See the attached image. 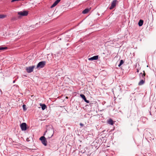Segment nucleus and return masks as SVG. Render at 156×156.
I'll list each match as a JSON object with an SVG mask.
<instances>
[{
  "label": "nucleus",
  "mask_w": 156,
  "mask_h": 156,
  "mask_svg": "<svg viewBox=\"0 0 156 156\" xmlns=\"http://www.w3.org/2000/svg\"><path fill=\"white\" fill-rule=\"evenodd\" d=\"M46 64V62L45 61H41L37 65L36 68L37 69H40L43 68Z\"/></svg>",
  "instance_id": "1"
},
{
  "label": "nucleus",
  "mask_w": 156,
  "mask_h": 156,
  "mask_svg": "<svg viewBox=\"0 0 156 156\" xmlns=\"http://www.w3.org/2000/svg\"><path fill=\"white\" fill-rule=\"evenodd\" d=\"M40 140L41 141V142L45 146H46L47 144V141L46 139L44 136H42L40 138Z\"/></svg>",
  "instance_id": "2"
},
{
  "label": "nucleus",
  "mask_w": 156,
  "mask_h": 156,
  "mask_svg": "<svg viewBox=\"0 0 156 156\" xmlns=\"http://www.w3.org/2000/svg\"><path fill=\"white\" fill-rule=\"evenodd\" d=\"M34 66H30L28 67H26V70L27 71V72L28 73H31L33 71V69H34Z\"/></svg>",
  "instance_id": "3"
},
{
  "label": "nucleus",
  "mask_w": 156,
  "mask_h": 156,
  "mask_svg": "<svg viewBox=\"0 0 156 156\" xmlns=\"http://www.w3.org/2000/svg\"><path fill=\"white\" fill-rule=\"evenodd\" d=\"M18 14L22 16H27L28 14V12L26 11L19 12H18Z\"/></svg>",
  "instance_id": "4"
},
{
  "label": "nucleus",
  "mask_w": 156,
  "mask_h": 156,
  "mask_svg": "<svg viewBox=\"0 0 156 156\" xmlns=\"http://www.w3.org/2000/svg\"><path fill=\"white\" fill-rule=\"evenodd\" d=\"M20 127L22 130H25L27 129V125L25 123L23 122L20 125Z\"/></svg>",
  "instance_id": "5"
},
{
  "label": "nucleus",
  "mask_w": 156,
  "mask_h": 156,
  "mask_svg": "<svg viewBox=\"0 0 156 156\" xmlns=\"http://www.w3.org/2000/svg\"><path fill=\"white\" fill-rule=\"evenodd\" d=\"M117 0H114L112 3L110 7V9H112L115 6L117 2Z\"/></svg>",
  "instance_id": "6"
},
{
  "label": "nucleus",
  "mask_w": 156,
  "mask_h": 156,
  "mask_svg": "<svg viewBox=\"0 0 156 156\" xmlns=\"http://www.w3.org/2000/svg\"><path fill=\"white\" fill-rule=\"evenodd\" d=\"M98 58V55L94 56L93 57L88 58L89 60H97Z\"/></svg>",
  "instance_id": "7"
},
{
  "label": "nucleus",
  "mask_w": 156,
  "mask_h": 156,
  "mask_svg": "<svg viewBox=\"0 0 156 156\" xmlns=\"http://www.w3.org/2000/svg\"><path fill=\"white\" fill-rule=\"evenodd\" d=\"M61 0H56L51 6V8H53L57 5V4L60 2Z\"/></svg>",
  "instance_id": "8"
},
{
  "label": "nucleus",
  "mask_w": 156,
  "mask_h": 156,
  "mask_svg": "<svg viewBox=\"0 0 156 156\" xmlns=\"http://www.w3.org/2000/svg\"><path fill=\"white\" fill-rule=\"evenodd\" d=\"M80 97L84 100V101L87 103H89V101L86 99L85 95L83 94H81L80 95Z\"/></svg>",
  "instance_id": "9"
},
{
  "label": "nucleus",
  "mask_w": 156,
  "mask_h": 156,
  "mask_svg": "<svg viewBox=\"0 0 156 156\" xmlns=\"http://www.w3.org/2000/svg\"><path fill=\"white\" fill-rule=\"evenodd\" d=\"M91 8H90L89 9L87 8L85 9L84 10H83L82 12V13L83 14H86L88 13L90 10Z\"/></svg>",
  "instance_id": "10"
},
{
  "label": "nucleus",
  "mask_w": 156,
  "mask_h": 156,
  "mask_svg": "<svg viewBox=\"0 0 156 156\" xmlns=\"http://www.w3.org/2000/svg\"><path fill=\"white\" fill-rule=\"evenodd\" d=\"M107 122L108 124L113 125L114 124V122L111 119H109L107 121Z\"/></svg>",
  "instance_id": "11"
},
{
  "label": "nucleus",
  "mask_w": 156,
  "mask_h": 156,
  "mask_svg": "<svg viewBox=\"0 0 156 156\" xmlns=\"http://www.w3.org/2000/svg\"><path fill=\"white\" fill-rule=\"evenodd\" d=\"M145 82V80L142 79L138 83V85L141 86Z\"/></svg>",
  "instance_id": "12"
},
{
  "label": "nucleus",
  "mask_w": 156,
  "mask_h": 156,
  "mask_svg": "<svg viewBox=\"0 0 156 156\" xmlns=\"http://www.w3.org/2000/svg\"><path fill=\"white\" fill-rule=\"evenodd\" d=\"M40 105L41 107V108L43 110H44L47 108L46 105L44 104H40Z\"/></svg>",
  "instance_id": "13"
},
{
  "label": "nucleus",
  "mask_w": 156,
  "mask_h": 156,
  "mask_svg": "<svg viewBox=\"0 0 156 156\" xmlns=\"http://www.w3.org/2000/svg\"><path fill=\"white\" fill-rule=\"evenodd\" d=\"M143 73H140V76H142V77L144 78V79L145 80V78H144V77L145 76V71H143Z\"/></svg>",
  "instance_id": "14"
},
{
  "label": "nucleus",
  "mask_w": 156,
  "mask_h": 156,
  "mask_svg": "<svg viewBox=\"0 0 156 156\" xmlns=\"http://www.w3.org/2000/svg\"><path fill=\"white\" fill-rule=\"evenodd\" d=\"M143 22L144 21L143 20H140L138 23L139 26L140 27L142 26L143 24Z\"/></svg>",
  "instance_id": "15"
},
{
  "label": "nucleus",
  "mask_w": 156,
  "mask_h": 156,
  "mask_svg": "<svg viewBox=\"0 0 156 156\" xmlns=\"http://www.w3.org/2000/svg\"><path fill=\"white\" fill-rule=\"evenodd\" d=\"M8 49V48L7 47H2L1 46V51H4L7 50Z\"/></svg>",
  "instance_id": "16"
},
{
  "label": "nucleus",
  "mask_w": 156,
  "mask_h": 156,
  "mask_svg": "<svg viewBox=\"0 0 156 156\" xmlns=\"http://www.w3.org/2000/svg\"><path fill=\"white\" fill-rule=\"evenodd\" d=\"M124 63V61L122 60H121L120 61L119 64L118 65V66L119 67H120Z\"/></svg>",
  "instance_id": "17"
},
{
  "label": "nucleus",
  "mask_w": 156,
  "mask_h": 156,
  "mask_svg": "<svg viewBox=\"0 0 156 156\" xmlns=\"http://www.w3.org/2000/svg\"><path fill=\"white\" fill-rule=\"evenodd\" d=\"M6 16L5 15H1V18H4Z\"/></svg>",
  "instance_id": "18"
},
{
  "label": "nucleus",
  "mask_w": 156,
  "mask_h": 156,
  "mask_svg": "<svg viewBox=\"0 0 156 156\" xmlns=\"http://www.w3.org/2000/svg\"><path fill=\"white\" fill-rule=\"evenodd\" d=\"M26 105H23V109L24 110V111H25L26 110Z\"/></svg>",
  "instance_id": "19"
},
{
  "label": "nucleus",
  "mask_w": 156,
  "mask_h": 156,
  "mask_svg": "<svg viewBox=\"0 0 156 156\" xmlns=\"http://www.w3.org/2000/svg\"><path fill=\"white\" fill-rule=\"evenodd\" d=\"M54 132L53 131V133H52L50 135H49L48 136V138H51L53 136V134H54Z\"/></svg>",
  "instance_id": "20"
},
{
  "label": "nucleus",
  "mask_w": 156,
  "mask_h": 156,
  "mask_svg": "<svg viewBox=\"0 0 156 156\" xmlns=\"http://www.w3.org/2000/svg\"><path fill=\"white\" fill-rule=\"evenodd\" d=\"M20 1V0H12L11 1V2H14L18 1Z\"/></svg>",
  "instance_id": "21"
},
{
  "label": "nucleus",
  "mask_w": 156,
  "mask_h": 156,
  "mask_svg": "<svg viewBox=\"0 0 156 156\" xmlns=\"http://www.w3.org/2000/svg\"><path fill=\"white\" fill-rule=\"evenodd\" d=\"M80 125L81 126H83V124L82 123H80Z\"/></svg>",
  "instance_id": "22"
},
{
  "label": "nucleus",
  "mask_w": 156,
  "mask_h": 156,
  "mask_svg": "<svg viewBox=\"0 0 156 156\" xmlns=\"http://www.w3.org/2000/svg\"><path fill=\"white\" fill-rule=\"evenodd\" d=\"M137 72H139V70H138V69L137 70Z\"/></svg>",
  "instance_id": "23"
}]
</instances>
